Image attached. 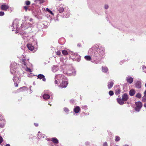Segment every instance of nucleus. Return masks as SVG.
Here are the masks:
<instances>
[{
	"label": "nucleus",
	"mask_w": 146,
	"mask_h": 146,
	"mask_svg": "<svg viewBox=\"0 0 146 146\" xmlns=\"http://www.w3.org/2000/svg\"><path fill=\"white\" fill-rule=\"evenodd\" d=\"M105 50L104 48L100 47L97 45H95L90 48L89 52L91 55L86 56L84 58L87 61H90L96 64H98L100 60L103 58L105 54Z\"/></svg>",
	"instance_id": "obj_1"
},
{
	"label": "nucleus",
	"mask_w": 146,
	"mask_h": 146,
	"mask_svg": "<svg viewBox=\"0 0 146 146\" xmlns=\"http://www.w3.org/2000/svg\"><path fill=\"white\" fill-rule=\"evenodd\" d=\"M54 83L55 84H58L57 80L60 83L59 87L61 88H66L68 85L67 80L66 78L63 75L58 74L55 76Z\"/></svg>",
	"instance_id": "obj_2"
},
{
	"label": "nucleus",
	"mask_w": 146,
	"mask_h": 146,
	"mask_svg": "<svg viewBox=\"0 0 146 146\" xmlns=\"http://www.w3.org/2000/svg\"><path fill=\"white\" fill-rule=\"evenodd\" d=\"M17 68V65L15 62H13L12 63L10 66L11 72L12 74H14V76L13 78V80L14 82H19L20 81L19 78L18 76L17 77L16 74V69Z\"/></svg>",
	"instance_id": "obj_3"
},
{
	"label": "nucleus",
	"mask_w": 146,
	"mask_h": 146,
	"mask_svg": "<svg viewBox=\"0 0 146 146\" xmlns=\"http://www.w3.org/2000/svg\"><path fill=\"white\" fill-rule=\"evenodd\" d=\"M32 13L38 19H41L42 15L40 12V10H32Z\"/></svg>",
	"instance_id": "obj_4"
},
{
	"label": "nucleus",
	"mask_w": 146,
	"mask_h": 146,
	"mask_svg": "<svg viewBox=\"0 0 146 146\" xmlns=\"http://www.w3.org/2000/svg\"><path fill=\"white\" fill-rule=\"evenodd\" d=\"M44 94L43 95V98L45 100H47L50 98V96L52 97L53 95L52 93L48 90H45L44 92Z\"/></svg>",
	"instance_id": "obj_5"
},
{
	"label": "nucleus",
	"mask_w": 146,
	"mask_h": 146,
	"mask_svg": "<svg viewBox=\"0 0 146 146\" xmlns=\"http://www.w3.org/2000/svg\"><path fill=\"white\" fill-rule=\"evenodd\" d=\"M34 26V24L33 23L31 24L29 23H24L21 25V28L23 29H25L29 27H32Z\"/></svg>",
	"instance_id": "obj_6"
},
{
	"label": "nucleus",
	"mask_w": 146,
	"mask_h": 146,
	"mask_svg": "<svg viewBox=\"0 0 146 146\" xmlns=\"http://www.w3.org/2000/svg\"><path fill=\"white\" fill-rule=\"evenodd\" d=\"M135 104L136 106L135 108V110L138 112L139 111L142 106V103L141 102H135Z\"/></svg>",
	"instance_id": "obj_7"
},
{
	"label": "nucleus",
	"mask_w": 146,
	"mask_h": 146,
	"mask_svg": "<svg viewBox=\"0 0 146 146\" xmlns=\"http://www.w3.org/2000/svg\"><path fill=\"white\" fill-rule=\"evenodd\" d=\"M44 2V0H34L35 3L32 4V7L33 8H35L36 6V4H40Z\"/></svg>",
	"instance_id": "obj_8"
},
{
	"label": "nucleus",
	"mask_w": 146,
	"mask_h": 146,
	"mask_svg": "<svg viewBox=\"0 0 146 146\" xmlns=\"http://www.w3.org/2000/svg\"><path fill=\"white\" fill-rule=\"evenodd\" d=\"M18 21L17 20H15L13 22V27L14 28V29H12V31H13L14 30V29H16V30L18 28L19 25H18Z\"/></svg>",
	"instance_id": "obj_9"
},
{
	"label": "nucleus",
	"mask_w": 146,
	"mask_h": 146,
	"mask_svg": "<svg viewBox=\"0 0 146 146\" xmlns=\"http://www.w3.org/2000/svg\"><path fill=\"white\" fill-rule=\"evenodd\" d=\"M5 120H3L2 117V116L0 114V127H3L5 124Z\"/></svg>",
	"instance_id": "obj_10"
},
{
	"label": "nucleus",
	"mask_w": 146,
	"mask_h": 146,
	"mask_svg": "<svg viewBox=\"0 0 146 146\" xmlns=\"http://www.w3.org/2000/svg\"><path fill=\"white\" fill-rule=\"evenodd\" d=\"M128 99V95L126 93L124 94L122 96V99L124 102H125Z\"/></svg>",
	"instance_id": "obj_11"
},
{
	"label": "nucleus",
	"mask_w": 146,
	"mask_h": 146,
	"mask_svg": "<svg viewBox=\"0 0 146 146\" xmlns=\"http://www.w3.org/2000/svg\"><path fill=\"white\" fill-rule=\"evenodd\" d=\"M37 77H38V79H42V81H46V79L45 78L44 76L41 74H40L38 75L37 76Z\"/></svg>",
	"instance_id": "obj_12"
},
{
	"label": "nucleus",
	"mask_w": 146,
	"mask_h": 146,
	"mask_svg": "<svg viewBox=\"0 0 146 146\" xmlns=\"http://www.w3.org/2000/svg\"><path fill=\"white\" fill-rule=\"evenodd\" d=\"M135 86L137 88H140L141 86V82L139 81H137L135 83Z\"/></svg>",
	"instance_id": "obj_13"
},
{
	"label": "nucleus",
	"mask_w": 146,
	"mask_h": 146,
	"mask_svg": "<svg viewBox=\"0 0 146 146\" xmlns=\"http://www.w3.org/2000/svg\"><path fill=\"white\" fill-rule=\"evenodd\" d=\"M126 80L129 84H131L133 81V79L130 76H128L126 78Z\"/></svg>",
	"instance_id": "obj_14"
},
{
	"label": "nucleus",
	"mask_w": 146,
	"mask_h": 146,
	"mask_svg": "<svg viewBox=\"0 0 146 146\" xmlns=\"http://www.w3.org/2000/svg\"><path fill=\"white\" fill-rule=\"evenodd\" d=\"M1 9H9V6L6 4H3L1 6Z\"/></svg>",
	"instance_id": "obj_15"
},
{
	"label": "nucleus",
	"mask_w": 146,
	"mask_h": 146,
	"mask_svg": "<svg viewBox=\"0 0 146 146\" xmlns=\"http://www.w3.org/2000/svg\"><path fill=\"white\" fill-rule=\"evenodd\" d=\"M27 46L29 49L31 50H34V46L32 45V44H29L27 45Z\"/></svg>",
	"instance_id": "obj_16"
},
{
	"label": "nucleus",
	"mask_w": 146,
	"mask_h": 146,
	"mask_svg": "<svg viewBox=\"0 0 146 146\" xmlns=\"http://www.w3.org/2000/svg\"><path fill=\"white\" fill-rule=\"evenodd\" d=\"M117 101L118 103L120 105H123L124 104V101L121 98H117Z\"/></svg>",
	"instance_id": "obj_17"
},
{
	"label": "nucleus",
	"mask_w": 146,
	"mask_h": 146,
	"mask_svg": "<svg viewBox=\"0 0 146 146\" xmlns=\"http://www.w3.org/2000/svg\"><path fill=\"white\" fill-rule=\"evenodd\" d=\"M113 81H111L109 82L108 83V88L110 89L113 86Z\"/></svg>",
	"instance_id": "obj_18"
},
{
	"label": "nucleus",
	"mask_w": 146,
	"mask_h": 146,
	"mask_svg": "<svg viewBox=\"0 0 146 146\" xmlns=\"http://www.w3.org/2000/svg\"><path fill=\"white\" fill-rule=\"evenodd\" d=\"M80 108L78 106H77L74 109V111L76 113H78L80 110Z\"/></svg>",
	"instance_id": "obj_19"
},
{
	"label": "nucleus",
	"mask_w": 146,
	"mask_h": 146,
	"mask_svg": "<svg viewBox=\"0 0 146 146\" xmlns=\"http://www.w3.org/2000/svg\"><path fill=\"white\" fill-rule=\"evenodd\" d=\"M29 62L28 60L26 59H24L22 60V63L25 66H26L27 63Z\"/></svg>",
	"instance_id": "obj_20"
},
{
	"label": "nucleus",
	"mask_w": 146,
	"mask_h": 146,
	"mask_svg": "<svg viewBox=\"0 0 146 146\" xmlns=\"http://www.w3.org/2000/svg\"><path fill=\"white\" fill-rule=\"evenodd\" d=\"M135 93V90L133 89L131 90L129 92V94L130 96H133Z\"/></svg>",
	"instance_id": "obj_21"
},
{
	"label": "nucleus",
	"mask_w": 146,
	"mask_h": 146,
	"mask_svg": "<svg viewBox=\"0 0 146 146\" xmlns=\"http://www.w3.org/2000/svg\"><path fill=\"white\" fill-rule=\"evenodd\" d=\"M121 91L120 89L117 88L115 90V94L118 95L120 93Z\"/></svg>",
	"instance_id": "obj_22"
},
{
	"label": "nucleus",
	"mask_w": 146,
	"mask_h": 146,
	"mask_svg": "<svg viewBox=\"0 0 146 146\" xmlns=\"http://www.w3.org/2000/svg\"><path fill=\"white\" fill-rule=\"evenodd\" d=\"M51 141H52L53 143H58V140L55 138H52V140Z\"/></svg>",
	"instance_id": "obj_23"
},
{
	"label": "nucleus",
	"mask_w": 146,
	"mask_h": 146,
	"mask_svg": "<svg viewBox=\"0 0 146 146\" xmlns=\"http://www.w3.org/2000/svg\"><path fill=\"white\" fill-rule=\"evenodd\" d=\"M27 89V88L26 87L23 86L19 88V90L20 91H23Z\"/></svg>",
	"instance_id": "obj_24"
},
{
	"label": "nucleus",
	"mask_w": 146,
	"mask_h": 146,
	"mask_svg": "<svg viewBox=\"0 0 146 146\" xmlns=\"http://www.w3.org/2000/svg\"><path fill=\"white\" fill-rule=\"evenodd\" d=\"M58 70V68L57 67H56L55 66H53L52 68V71L54 72H56Z\"/></svg>",
	"instance_id": "obj_25"
},
{
	"label": "nucleus",
	"mask_w": 146,
	"mask_h": 146,
	"mask_svg": "<svg viewBox=\"0 0 146 146\" xmlns=\"http://www.w3.org/2000/svg\"><path fill=\"white\" fill-rule=\"evenodd\" d=\"M102 71L103 72H107L108 71V68L107 67H102Z\"/></svg>",
	"instance_id": "obj_26"
},
{
	"label": "nucleus",
	"mask_w": 146,
	"mask_h": 146,
	"mask_svg": "<svg viewBox=\"0 0 146 146\" xmlns=\"http://www.w3.org/2000/svg\"><path fill=\"white\" fill-rule=\"evenodd\" d=\"M62 53L64 55H66L68 54V52L65 50H62Z\"/></svg>",
	"instance_id": "obj_27"
},
{
	"label": "nucleus",
	"mask_w": 146,
	"mask_h": 146,
	"mask_svg": "<svg viewBox=\"0 0 146 146\" xmlns=\"http://www.w3.org/2000/svg\"><path fill=\"white\" fill-rule=\"evenodd\" d=\"M136 98H140L141 97V94L140 93H138L135 96Z\"/></svg>",
	"instance_id": "obj_28"
},
{
	"label": "nucleus",
	"mask_w": 146,
	"mask_h": 146,
	"mask_svg": "<svg viewBox=\"0 0 146 146\" xmlns=\"http://www.w3.org/2000/svg\"><path fill=\"white\" fill-rule=\"evenodd\" d=\"M109 94L110 96H111L113 95L114 93L112 91L110 90L109 92Z\"/></svg>",
	"instance_id": "obj_29"
},
{
	"label": "nucleus",
	"mask_w": 146,
	"mask_h": 146,
	"mask_svg": "<svg viewBox=\"0 0 146 146\" xmlns=\"http://www.w3.org/2000/svg\"><path fill=\"white\" fill-rule=\"evenodd\" d=\"M120 140V138L119 136H116L115 137V140L117 142L119 141Z\"/></svg>",
	"instance_id": "obj_30"
},
{
	"label": "nucleus",
	"mask_w": 146,
	"mask_h": 146,
	"mask_svg": "<svg viewBox=\"0 0 146 146\" xmlns=\"http://www.w3.org/2000/svg\"><path fill=\"white\" fill-rule=\"evenodd\" d=\"M142 101L144 102H146V96H144L142 97Z\"/></svg>",
	"instance_id": "obj_31"
},
{
	"label": "nucleus",
	"mask_w": 146,
	"mask_h": 146,
	"mask_svg": "<svg viewBox=\"0 0 146 146\" xmlns=\"http://www.w3.org/2000/svg\"><path fill=\"white\" fill-rule=\"evenodd\" d=\"M25 4L27 5H29L30 4V2L29 1H26L25 2Z\"/></svg>",
	"instance_id": "obj_32"
},
{
	"label": "nucleus",
	"mask_w": 146,
	"mask_h": 146,
	"mask_svg": "<svg viewBox=\"0 0 146 146\" xmlns=\"http://www.w3.org/2000/svg\"><path fill=\"white\" fill-rule=\"evenodd\" d=\"M27 36V35L25 34L24 35H22V37L24 39H26V37Z\"/></svg>",
	"instance_id": "obj_33"
},
{
	"label": "nucleus",
	"mask_w": 146,
	"mask_h": 146,
	"mask_svg": "<svg viewBox=\"0 0 146 146\" xmlns=\"http://www.w3.org/2000/svg\"><path fill=\"white\" fill-rule=\"evenodd\" d=\"M64 111L66 112V113H68L69 112V110L68 109L66 108H65L64 109Z\"/></svg>",
	"instance_id": "obj_34"
},
{
	"label": "nucleus",
	"mask_w": 146,
	"mask_h": 146,
	"mask_svg": "<svg viewBox=\"0 0 146 146\" xmlns=\"http://www.w3.org/2000/svg\"><path fill=\"white\" fill-rule=\"evenodd\" d=\"M26 70L27 71V72H32L31 70L29 68H28V67H27L26 69Z\"/></svg>",
	"instance_id": "obj_35"
},
{
	"label": "nucleus",
	"mask_w": 146,
	"mask_h": 146,
	"mask_svg": "<svg viewBox=\"0 0 146 146\" xmlns=\"http://www.w3.org/2000/svg\"><path fill=\"white\" fill-rule=\"evenodd\" d=\"M46 11H47L48 12L51 14V15H53L54 13H53L52 11H50V10H46Z\"/></svg>",
	"instance_id": "obj_36"
},
{
	"label": "nucleus",
	"mask_w": 146,
	"mask_h": 146,
	"mask_svg": "<svg viewBox=\"0 0 146 146\" xmlns=\"http://www.w3.org/2000/svg\"><path fill=\"white\" fill-rule=\"evenodd\" d=\"M57 13L58 12V13H62L64 11V10H57Z\"/></svg>",
	"instance_id": "obj_37"
},
{
	"label": "nucleus",
	"mask_w": 146,
	"mask_h": 146,
	"mask_svg": "<svg viewBox=\"0 0 146 146\" xmlns=\"http://www.w3.org/2000/svg\"><path fill=\"white\" fill-rule=\"evenodd\" d=\"M4 14V13L3 12L0 11V16H3Z\"/></svg>",
	"instance_id": "obj_38"
},
{
	"label": "nucleus",
	"mask_w": 146,
	"mask_h": 146,
	"mask_svg": "<svg viewBox=\"0 0 146 146\" xmlns=\"http://www.w3.org/2000/svg\"><path fill=\"white\" fill-rule=\"evenodd\" d=\"M143 69L145 72H146V67L145 66H143Z\"/></svg>",
	"instance_id": "obj_39"
},
{
	"label": "nucleus",
	"mask_w": 146,
	"mask_h": 146,
	"mask_svg": "<svg viewBox=\"0 0 146 146\" xmlns=\"http://www.w3.org/2000/svg\"><path fill=\"white\" fill-rule=\"evenodd\" d=\"M60 51H58L56 52V54L57 55H59L60 54Z\"/></svg>",
	"instance_id": "obj_40"
},
{
	"label": "nucleus",
	"mask_w": 146,
	"mask_h": 146,
	"mask_svg": "<svg viewBox=\"0 0 146 146\" xmlns=\"http://www.w3.org/2000/svg\"><path fill=\"white\" fill-rule=\"evenodd\" d=\"M3 138L1 136H0V143H1L3 142Z\"/></svg>",
	"instance_id": "obj_41"
},
{
	"label": "nucleus",
	"mask_w": 146,
	"mask_h": 146,
	"mask_svg": "<svg viewBox=\"0 0 146 146\" xmlns=\"http://www.w3.org/2000/svg\"><path fill=\"white\" fill-rule=\"evenodd\" d=\"M103 146H108L107 143L106 142L104 143L103 144Z\"/></svg>",
	"instance_id": "obj_42"
},
{
	"label": "nucleus",
	"mask_w": 146,
	"mask_h": 146,
	"mask_svg": "<svg viewBox=\"0 0 146 146\" xmlns=\"http://www.w3.org/2000/svg\"><path fill=\"white\" fill-rule=\"evenodd\" d=\"M24 18L26 20L29 19V17L28 16H24Z\"/></svg>",
	"instance_id": "obj_43"
},
{
	"label": "nucleus",
	"mask_w": 146,
	"mask_h": 146,
	"mask_svg": "<svg viewBox=\"0 0 146 146\" xmlns=\"http://www.w3.org/2000/svg\"><path fill=\"white\" fill-rule=\"evenodd\" d=\"M15 87H17L18 86V84L16 82H15Z\"/></svg>",
	"instance_id": "obj_44"
},
{
	"label": "nucleus",
	"mask_w": 146,
	"mask_h": 146,
	"mask_svg": "<svg viewBox=\"0 0 146 146\" xmlns=\"http://www.w3.org/2000/svg\"><path fill=\"white\" fill-rule=\"evenodd\" d=\"M105 8L106 9H108V5H105Z\"/></svg>",
	"instance_id": "obj_45"
},
{
	"label": "nucleus",
	"mask_w": 146,
	"mask_h": 146,
	"mask_svg": "<svg viewBox=\"0 0 146 146\" xmlns=\"http://www.w3.org/2000/svg\"><path fill=\"white\" fill-rule=\"evenodd\" d=\"M28 7L26 6H25L24 7V9H28Z\"/></svg>",
	"instance_id": "obj_46"
},
{
	"label": "nucleus",
	"mask_w": 146,
	"mask_h": 146,
	"mask_svg": "<svg viewBox=\"0 0 146 146\" xmlns=\"http://www.w3.org/2000/svg\"><path fill=\"white\" fill-rule=\"evenodd\" d=\"M64 16L65 17H68L69 16V14H68L66 16H65V15H64Z\"/></svg>",
	"instance_id": "obj_47"
},
{
	"label": "nucleus",
	"mask_w": 146,
	"mask_h": 146,
	"mask_svg": "<svg viewBox=\"0 0 146 146\" xmlns=\"http://www.w3.org/2000/svg\"><path fill=\"white\" fill-rule=\"evenodd\" d=\"M33 20V19H32V18H30L29 19V21L30 22H32Z\"/></svg>",
	"instance_id": "obj_48"
},
{
	"label": "nucleus",
	"mask_w": 146,
	"mask_h": 146,
	"mask_svg": "<svg viewBox=\"0 0 146 146\" xmlns=\"http://www.w3.org/2000/svg\"><path fill=\"white\" fill-rule=\"evenodd\" d=\"M34 124L35 125L36 127H37L38 126V124L37 123H35Z\"/></svg>",
	"instance_id": "obj_49"
},
{
	"label": "nucleus",
	"mask_w": 146,
	"mask_h": 146,
	"mask_svg": "<svg viewBox=\"0 0 146 146\" xmlns=\"http://www.w3.org/2000/svg\"><path fill=\"white\" fill-rule=\"evenodd\" d=\"M85 144L86 145H89V143L88 142H86Z\"/></svg>",
	"instance_id": "obj_50"
},
{
	"label": "nucleus",
	"mask_w": 146,
	"mask_h": 146,
	"mask_svg": "<svg viewBox=\"0 0 146 146\" xmlns=\"http://www.w3.org/2000/svg\"><path fill=\"white\" fill-rule=\"evenodd\" d=\"M144 96H146V90H145V92H144Z\"/></svg>",
	"instance_id": "obj_51"
},
{
	"label": "nucleus",
	"mask_w": 146,
	"mask_h": 146,
	"mask_svg": "<svg viewBox=\"0 0 146 146\" xmlns=\"http://www.w3.org/2000/svg\"><path fill=\"white\" fill-rule=\"evenodd\" d=\"M77 45H78V46H79V47H80V46H81L80 44H78Z\"/></svg>",
	"instance_id": "obj_52"
},
{
	"label": "nucleus",
	"mask_w": 146,
	"mask_h": 146,
	"mask_svg": "<svg viewBox=\"0 0 146 146\" xmlns=\"http://www.w3.org/2000/svg\"><path fill=\"white\" fill-rule=\"evenodd\" d=\"M144 106L145 108H146V103L144 104Z\"/></svg>",
	"instance_id": "obj_53"
},
{
	"label": "nucleus",
	"mask_w": 146,
	"mask_h": 146,
	"mask_svg": "<svg viewBox=\"0 0 146 146\" xmlns=\"http://www.w3.org/2000/svg\"><path fill=\"white\" fill-rule=\"evenodd\" d=\"M5 146H10L9 144H7L5 145Z\"/></svg>",
	"instance_id": "obj_54"
},
{
	"label": "nucleus",
	"mask_w": 146,
	"mask_h": 146,
	"mask_svg": "<svg viewBox=\"0 0 146 146\" xmlns=\"http://www.w3.org/2000/svg\"><path fill=\"white\" fill-rule=\"evenodd\" d=\"M47 140L48 141H51V140L50 139H49L48 138H47Z\"/></svg>",
	"instance_id": "obj_55"
},
{
	"label": "nucleus",
	"mask_w": 146,
	"mask_h": 146,
	"mask_svg": "<svg viewBox=\"0 0 146 146\" xmlns=\"http://www.w3.org/2000/svg\"><path fill=\"white\" fill-rule=\"evenodd\" d=\"M84 108L85 109H86V108H87V107L86 106H84Z\"/></svg>",
	"instance_id": "obj_56"
},
{
	"label": "nucleus",
	"mask_w": 146,
	"mask_h": 146,
	"mask_svg": "<svg viewBox=\"0 0 146 146\" xmlns=\"http://www.w3.org/2000/svg\"><path fill=\"white\" fill-rule=\"evenodd\" d=\"M48 104H49V105H50V106H51V104H50V103H48Z\"/></svg>",
	"instance_id": "obj_57"
},
{
	"label": "nucleus",
	"mask_w": 146,
	"mask_h": 146,
	"mask_svg": "<svg viewBox=\"0 0 146 146\" xmlns=\"http://www.w3.org/2000/svg\"><path fill=\"white\" fill-rule=\"evenodd\" d=\"M124 146H129L127 145H125Z\"/></svg>",
	"instance_id": "obj_58"
},
{
	"label": "nucleus",
	"mask_w": 146,
	"mask_h": 146,
	"mask_svg": "<svg viewBox=\"0 0 146 146\" xmlns=\"http://www.w3.org/2000/svg\"><path fill=\"white\" fill-rule=\"evenodd\" d=\"M145 87H146V83L145 84Z\"/></svg>",
	"instance_id": "obj_59"
},
{
	"label": "nucleus",
	"mask_w": 146,
	"mask_h": 146,
	"mask_svg": "<svg viewBox=\"0 0 146 146\" xmlns=\"http://www.w3.org/2000/svg\"><path fill=\"white\" fill-rule=\"evenodd\" d=\"M46 9H48V8H47Z\"/></svg>",
	"instance_id": "obj_60"
},
{
	"label": "nucleus",
	"mask_w": 146,
	"mask_h": 146,
	"mask_svg": "<svg viewBox=\"0 0 146 146\" xmlns=\"http://www.w3.org/2000/svg\"><path fill=\"white\" fill-rule=\"evenodd\" d=\"M51 99H52V97H51Z\"/></svg>",
	"instance_id": "obj_61"
}]
</instances>
